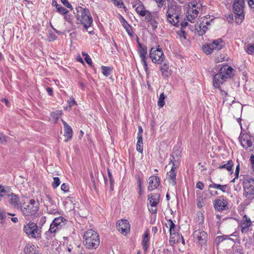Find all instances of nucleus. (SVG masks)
Listing matches in <instances>:
<instances>
[{"label":"nucleus","instance_id":"obj_1","mask_svg":"<svg viewBox=\"0 0 254 254\" xmlns=\"http://www.w3.org/2000/svg\"><path fill=\"white\" fill-rule=\"evenodd\" d=\"M234 69L227 64L221 67L217 73L213 75V86L215 88L219 89L221 95H228V93L221 88L227 79L232 78L234 75Z\"/></svg>","mask_w":254,"mask_h":254},{"label":"nucleus","instance_id":"obj_2","mask_svg":"<svg viewBox=\"0 0 254 254\" xmlns=\"http://www.w3.org/2000/svg\"><path fill=\"white\" fill-rule=\"evenodd\" d=\"M182 7L175 1L170 2L167 5V19L172 25L179 27Z\"/></svg>","mask_w":254,"mask_h":254},{"label":"nucleus","instance_id":"obj_3","mask_svg":"<svg viewBox=\"0 0 254 254\" xmlns=\"http://www.w3.org/2000/svg\"><path fill=\"white\" fill-rule=\"evenodd\" d=\"M83 243L88 249H96L100 244L98 234L93 230H88L83 235Z\"/></svg>","mask_w":254,"mask_h":254},{"label":"nucleus","instance_id":"obj_4","mask_svg":"<svg viewBox=\"0 0 254 254\" xmlns=\"http://www.w3.org/2000/svg\"><path fill=\"white\" fill-rule=\"evenodd\" d=\"M78 14L77 19L83 25L84 28L87 31L88 28L91 26L93 22V19L90 11L88 8H83L81 6L76 8Z\"/></svg>","mask_w":254,"mask_h":254},{"label":"nucleus","instance_id":"obj_5","mask_svg":"<svg viewBox=\"0 0 254 254\" xmlns=\"http://www.w3.org/2000/svg\"><path fill=\"white\" fill-rule=\"evenodd\" d=\"M38 202H36L34 199L30 200L28 204L23 203L20 207V210L22 214L26 217L29 216L37 217V212L39 209Z\"/></svg>","mask_w":254,"mask_h":254},{"label":"nucleus","instance_id":"obj_6","mask_svg":"<svg viewBox=\"0 0 254 254\" xmlns=\"http://www.w3.org/2000/svg\"><path fill=\"white\" fill-rule=\"evenodd\" d=\"M245 0H234L233 4V10L236 14V23L240 25L245 18L244 8L245 6Z\"/></svg>","mask_w":254,"mask_h":254},{"label":"nucleus","instance_id":"obj_7","mask_svg":"<svg viewBox=\"0 0 254 254\" xmlns=\"http://www.w3.org/2000/svg\"><path fill=\"white\" fill-rule=\"evenodd\" d=\"M241 146L246 150L254 152V136L247 133L241 132L239 137Z\"/></svg>","mask_w":254,"mask_h":254},{"label":"nucleus","instance_id":"obj_8","mask_svg":"<svg viewBox=\"0 0 254 254\" xmlns=\"http://www.w3.org/2000/svg\"><path fill=\"white\" fill-rule=\"evenodd\" d=\"M23 231L26 235L32 238L39 239L41 238V227L38 226L34 222H29L23 227Z\"/></svg>","mask_w":254,"mask_h":254},{"label":"nucleus","instance_id":"obj_9","mask_svg":"<svg viewBox=\"0 0 254 254\" xmlns=\"http://www.w3.org/2000/svg\"><path fill=\"white\" fill-rule=\"evenodd\" d=\"M244 195L248 199L252 200L254 199V179L248 176L245 178L244 181Z\"/></svg>","mask_w":254,"mask_h":254},{"label":"nucleus","instance_id":"obj_10","mask_svg":"<svg viewBox=\"0 0 254 254\" xmlns=\"http://www.w3.org/2000/svg\"><path fill=\"white\" fill-rule=\"evenodd\" d=\"M149 57L153 63L157 64H162L165 59L162 50L159 45L156 48H151L149 52Z\"/></svg>","mask_w":254,"mask_h":254},{"label":"nucleus","instance_id":"obj_11","mask_svg":"<svg viewBox=\"0 0 254 254\" xmlns=\"http://www.w3.org/2000/svg\"><path fill=\"white\" fill-rule=\"evenodd\" d=\"M213 204L214 209L220 212L228 210L229 208L228 200L223 195L220 196L215 199Z\"/></svg>","mask_w":254,"mask_h":254},{"label":"nucleus","instance_id":"obj_12","mask_svg":"<svg viewBox=\"0 0 254 254\" xmlns=\"http://www.w3.org/2000/svg\"><path fill=\"white\" fill-rule=\"evenodd\" d=\"M137 53L141 59V62L143 66L144 69L146 73L148 74V67L147 63V48L145 45H142L141 43H138V48L137 49Z\"/></svg>","mask_w":254,"mask_h":254},{"label":"nucleus","instance_id":"obj_13","mask_svg":"<svg viewBox=\"0 0 254 254\" xmlns=\"http://www.w3.org/2000/svg\"><path fill=\"white\" fill-rule=\"evenodd\" d=\"M117 228L122 234L126 235L130 231V224L126 219H121L117 223Z\"/></svg>","mask_w":254,"mask_h":254},{"label":"nucleus","instance_id":"obj_14","mask_svg":"<svg viewBox=\"0 0 254 254\" xmlns=\"http://www.w3.org/2000/svg\"><path fill=\"white\" fill-rule=\"evenodd\" d=\"M194 237L196 238L199 245H204L206 244L208 236L206 232L201 230H197L193 232Z\"/></svg>","mask_w":254,"mask_h":254},{"label":"nucleus","instance_id":"obj_15","mask_svg":"<svg viewBox=\"0 0 254 254\" xmlns=\"http://www.w3.org/2000/svg\"><path fill=\"white\" fill-rule=\"evenodd\" d=\"M148 186L147 190L148 191H152L157 189L160 184V179L158 177L152 176L149 178Z\"/></svg>","mask_w":254,"mask_h":254},{"label":"nucleus","instance_id":"obj_16","mask_svg":"<svg viewBox=\"0 0 254 254\" xmlns=\"http://www.w3.org/2000/svg\"><path fill=\"white\" fill-rule=\"evenodd\" d=\"M160 195L159 193H153L148 195V201L151 207H156L159 202Z\"/></svg>","mask_w":254,"mask_h":254},{"label":"nucleus","instance_id":"obj_17","mask_svg":"<svg viewBox=\"0 0 254 254\" xmlns=\"http://www.w3.org/2000/svg\"><path fill=\"white\" fill-rule=\"evenodd\" d=\"M188 10L187 17L188 20L191 23H194V20L198 14V10L195 9L194 7L190 6L189 7Z\"/></svg>","mask_w":254,"mask_h":254},{"label":"nucleus","instance_id":"obj_18","mask_svg":"<svg viewBox=\"0 0 254 254\" xmlns=\"http://www.w3.org/2000/svg\"><path fill=\"white\" fill-rule=\"evenodd\" d=\"M9 198V203L12 205L14 208H20L22 205L19 202V199L17 195L10 192L7 196Z\"/></svg>","mask_w":254,"mask_h":254},{"label":"nucleus","instance_id":"obj_19","mask_svg":"<svg viewBox=\"0 0 254 254\" xmlns=\"http://www.w3.org/2000/svg\"><path fill=\"white\" fill-rule=\"evenodd\" d=\"M64 222V217L63 216L55 218L50 225V227H52L53 229L55 230V232H58L62 228L61 223Z\"/></svg>","mask_w":254,"mask_h":254},{"label":"nucleus","instance_id":"obj_20","mask_svg":"<svg viewBox=\"0 0 254 254\" xmlns=\"http://www.w3.org/2000/svg\"><path fill=\"white\" fill-rule=\"evenodd\" d=\"M73 197L67 196L64 199V209L69 212H72L74 209V203H73Z\"/></svg>","mask_w":254,"mask_h":254},{"label":"nucleus","instance_id":"obj_21","mask_svg":"<svg viewBox=\"0 0 254 254\" xmlns=\"http://www.w3.org/2000/svg\"><path fill=\"white\" fill-rule=\"evenodd\" d=\"M73 134L71 127L64 122V142L70 141L72 138Z\"/></svg>","mask_w":254,"mask_h":254},{"label":"nucleus","instance_id":"obj_22","mask_svg":"<svg viewBox=\"0 0 254 254\" xmlns=\"http://www.w3.org/2000/svg\"><path fill=\"white\" fill-rule=\"evenodd\" d=\"M47 201L46 205L48 212L50 214H56L58 213L56 209V205L52 204V199L49 195L46 196Z\"/></svg>","mask_w":254,"mask_h":254},{"label":"nucleus","instance_id":"obj_23","mask_svg":"<svg viewBox=\"0 0 254 254\" xmlns=\"http://www.w3.org/2000/svg\"><path fill=\"white\" fill-rule=\"evenodd\" d=\"M149 234L148 230H146L144 234L142 236V240L141 242V245L142 246V249L144 252V253H146L148 248H149V244L148 242L149 241Z\"/></svg>","mask_w":254,"mask_h":254},{"label":"nucleus","instance_id":"obj_24","mask_svg":"<svg viewBox=\"0 0 254 254\" xmlns=\"http://www.w3.org/2000/svg\"><path fill=\"white\" fill-rule=\"evenodd\" d=\"M224 45V42L221 39H218L217 40H214L211 43L212 48L214 50L216 51H219L222 49Z\"/></svg>","mask_w":254,"mask_h":254},{"label":"nucleus","instance_id":"obj_25","mask_svg":"<svg viewBox=\"0 0 254 254\" xmlns=\"http://www.w3.org/2000/svg\"><path fill=\"white\" fill-rule=\"evenodd\" d=\"M234 166L233 162L232 160H229L227 161L226 163H224L221 165H220L218 169L220 170H222L225 169L227 170L228 172H230L231 174H232L233 172V167Z\"/></svg>","mask_w":254,"mask_h":254},{"label":"nucleus","instance_id":"obj_26","mask_svg":"<svg viewBox=\"0 0 254 254\" xmlns=\"http://www.w3.org/2000/svg\"><path fill=\"white\" fill-rule=\"evenodd\" d=\"M62 113V112L61 111H57L56 112H52L49 118L50 120L54 123H56L60 118L62 122H64V120L61 118Z\"/></svg>","mask_w":254,"mask_h":254},{"label":"nucleus","instance_id":"obj_27","mask_svg":"<svg viewBox=\"0 0 254 254\" xmlns=\"http://www.w3.org/2000/svg\"><path fill=\"white\" fill-rule=\"evenodd\" d=\"M121 22L123 26L126 29L127 34L130 36H133L134 33H133V30L132 29V27L128 23V22L126 20V19L123 17L122 18V20L121 21Z\"/></svg>","mask_w":254,"mask_h":254},{"label":"nucleus","instance_id":"obj_28","mask_svg":"<svg viewBox=\"0 0 254 254\" xmlns=\"http://www.w3.org/2000/svg\"><path fill=\"white\" fill-rule=\"evenodd\" d=\"M176 171L171 169V170L167 173L168 179H170V184L173 186H175L177 185L176 182Z\"/></svg>","mask_w":254,"mask_h":254},{"label":"nucleus","instance_id":"obj_29","mask_svg":"<svg viewBox=\"0 0 254 254\" xmlns=\"http://www.w3.org/2000/svg\"><path fill=\"white\" fill-rule=\"evenodd\" d=\"M160 70L162 72L163 76L169 77L171 75V71L169 70V66L168 63H165L160 67Z\"/></svg>","mask_w":254,"mask_h":254},{"label":"nucleus","instance_id":"obj_30","mask_svg":"<svg viewBox=\"0 0 254 254\" xmlns=\"http://www.w3.org/2000/svg\"><path fill=\"white\" fill-rule=\"evenodd\" d=\"M208 187L209 188L218 189L221 190L223 192H226V189L228 188V186L227 185H222L217 184L212 182L211 184L209 185Z\"/></svg>","mask_w":254,"mask_h":254},{"label":"nucleus","instance_id":"obj_31","mask_svg":"<svg viewBox=\"0 0 254 254\" xmlns=\"http://www.w3.org/2000/svg\"><path fill=\"white\" fill-rule=\"evenodd\" d=\"M133 7H135V10L139 16H145V12L147 10L145 9V7L142 3L139 4L137 7H136V5H133Z\"/></svg>","mask_w":254,"mask_h":254},{"label":"nucleus","instance_id":"obj_32","mask_svg":"<svg viewBox=\"0 0 254 254\" xmlns=\"http://www.w3.org/2000/svg\"><path fill=\"white\" fill-rule=\"evenodd\" d=\"M11 192V188L10 187L2 186L1 185V188L0 190V197H3L4 195H8Z\"/></svg>","mask_w":254,"mask_h":254},{"label":"nucleus","instance_id":"obj_33","mask_svg":"<svg viewBox=\"0 0 254 254\" xmlns=\"http://www.w3.org/2000/svg\"><path fill=\"white\" fill-rule=\"evenodd\" d=\"M66 102L67 105L64 107V110L67 111H70L72 107L77 105L76 101L72 96L70 97Z\"/></svg>","mask_w":254,"mask_h":254},{"label":"nucleus","instance_id":"obj_34","mask_svg":"<svg viewBox=\"0 0 254 254\" xmlns=\"http://www.w3.org/2000/svg\"><path fill=\"white\" fill-rule=\"evenodd\" d=\"M73 14L71 12L69 13V10H66L64 8V19L71 24H72V20L74 18Z\"/></svg>","mask_w":254,"mask_h":254},{"label":"nucleus","instance_id":"obj_35","mask_svg":"<svg viewBox=\"0 0 254 254\" xmlns=\"http://www.w3.org/2000/svg\"><path fill=\"white\" fill-rule=\"evenodd\" d=\"M36 247L33 245H28L24 249V252L26 254H35Z\"/></svg>","mask_w":254,"mask_h":254},{"label":"nucleus","instance_id":"obj_36","mask_svg":"<svg viewBox=\"0 0 254 254\" xmlns=\"http://www.w3.org/2000/svg\"><path fill=\"white\" fill-rule=\"evenodd\" d=\"M167 222L169 225V232L170 234V237L173 234H176V225L171 219H169Z\"/></svg>","mask_w":254,"mask_h":254},{"label":"nucleus","instance_id":"obj_37","mask_svg":"<svg viewBox=\"0 0 254 254\" xmlns=\"http://www.w3.org/2000/svg\"><path fill=\"white\" fill-rule=\"evenodd\" d=\"M251 221H248V222H242L241 224V232L242 233H246L248 231V229L251 225Z\"/></svg>","mask_w":254,"mask_h":254},{"label":"nucleus","instance_id":"obj_38","mask_svg":"<svg viewBox=\"0 0 254 254\" xmlns=\"http://www.w3.org/2000/svg\"><path fill=\"white\" fill-rule=\"evenodd\" d=\"M137 141L136 143V150L139 153H142L143 150V144L142 138L140 137H137Z\"/></svg>","mask_w":254,"mask_h":254},{"label":"nucleus","instance_id":"obj_39","mask_svg":"<svg viewBox=\"0 0 254 254\" xmlns=\"http://www.w3.org/2000/svg\"><path fill=\"white\" fill-rule=\"evenodd\" d=\"M101 70L102 74L107 77L111 74L112 71V68L110 66L102 65L101 66Z\"/></svg>","mask_w":254,"mask_h":254},{"label":"nucleus","instance_id":"obj_40","mask_svg":"<svg viewBox=\"0 0 254 254\" xmlns=\"http://www.w3.org/2000/svg\"><path fill=\"white\" fill-rule=\"evenodd\" d=\"M56 233L55 230L53 229L52 227L50 228L48 231L45 233V237L47 240H49L52 237L55 236V234Z\"/></svg>","mask_w":254,"mask_h":254},{"label":"nucleus","instance_id":"obj_41","mask_svg":"<svg viewBox=\"0 0 254 254\" xmlns=\"http://www.w3.org/2000/svg\"><path fill=\"white\" fill-rule=\"evenodd\" d=\"M202 50L207 55L211 54L214 51L213 49L212 48L211 43L203 45Z\"/></svg>","mask_w":254,"mask_h":254},{"label":"nucleus","instance_id":"obj_42","mask_svg":"<svg viewBox=\"0 0 254 254\" xmlns=\"http://www.w3.org/2000/svg\"><path fill=\"white\" fill-rule=\"evenodd\" d=\"M52 5L53 6H55L57 8V10L60 13L64 15V7L60 6V4H58L57 0H52Z\"/></svg>","mask_w":254,"mask_h":254},{"label":"nucleus","instance_id":"obj_43","mask_svg":"<svg viewBox=\"0 0 254 254\" xmlns=\"http://www.w3.org/2000/svg\"><path fill=\"white\" fill-rule=\"evenodd\" d=\"M166 96L164 93H162L159 96V100L158 101V106L159 108L163 107L165 105V99Z\"/></svg>","mask_w":254,"mask_h":254},{"label":"nucleus","instance_id":"obj_44","mask_svg":"<svg viewBox=\"0 0 254 254\" xmlns=\"http://www.w3.org/2000/svg\"><path fill=\"white\" fill-rule=\"evenodd\" d=\"M204 22L203 21L202 23L200 24V29L198 31V34L199 35L202 36L205 33L206 30H207V27L206 25H204Z\"/></svg>","mask_w":254,"mask_h":254},{"label":"nucleus","instance_id":"obj_45","mask_svg":"<svg viewBox=\"0 0 254 254\" xmlns=\"http://www.w3.org/2000/svg\"><path fill=\"white\" fill-rule=\"evenodd\" d=\"M189 7H193L195 9H197L198 10L202 8V4L199 2V1L197 2L196 1H192L191 2L189 3L188 4Z\"/></svg>","mask_w":254,"mask_h":254},{"label":"nucleus","instance_id":"obj_46","mask_svg":"<svg viewBox=\"0 0 254 254\" xmlns=\"http://www.w3.org/2000/svg\"><path fill=\"white\" fill-rule=\"evenodd\" d=\"M114 4L119 8L126 9L127 8L123 3L122 0H112Z\"/></svg>","mask_w":254,"mask_h":254},{"label":"nucleus","instance_id":"obj_47","mask_svg":"<svg viewBox=\"0 0 254 254\" xmlns=\"http://www.w3.org/2000/svg\"><path fill=\"white\" fill-rule=\"evenodd\" d=\"M82 54L83 56L84 57V60L85 62L89 64L90 66L92 67V62L90 56L85 52H83Z\"/></svg>","mask_w":254,"mask_h":254},{"label":"nucleus","instance_id":"obj_48","mask_svg":"<svg viewBox=\"0 0 254 254\" xmlns=\"http://www.w3.org/2000/svg\"><path fill=\"white\" fill-rule=\"evenodd\" d=\"M144 16H145L144 20L146 22H149L154 19L153 18V15H152L151 12L148 10H147L145 12Z\"/></svg>","mask_w":254,"mask_h":254},{"label":"nucleus","instance_id":"obj_49","mask_svg":"<svg viewBox=\"0 0 254 254\" xmlns=\"http://www.w3.org/2000/svg\"><path fill=\"white\" fill-rule=\"evenodd\" d=\"M181 153L182 151L180 149L177 148L176 150H174L172 154H171V155H173V157L175 156L174 157L176 158V159L180 160L181 157Z\"/></svg>","mask_w":254,"mask_h":254},{"label":"nucleus","instance_id":"obj_50","mask_svg":"<svg viewBox=\"0 0 254 254\" xmlns=\"http://www.w3.org/2000/svg\"><path fill=\"white\" fill-rule=\"evenodd\" d=\"M228 237L229 236L227 235H222L217 236L215 239L216 242L219 244V243L222 242L225 240L229 239Z\"/></svg>","mask_w":254,"mask_h":254},{"label":"nucleus","instance_id":"obj_51","mask_svg":"<svg viewBox=\"0 0 254 254\" xmlns=\"http://www.w3.org/2000/svg\"><path fill=\"white\" fill-rule=\"evenodd\" d=\"M197 217H198V220L197 221H199V222H198L199 225H200L202 226V224L204 223V218L202 213L201 212H198L197 213Z\"/></svg>","mask_w":254,"mask_h":254},{"label":"nucleus","instance_id":"obj_52","mask_svg":"<svg viewBox=\"0 0 254 254\" xmlns=\"http://www.w3.org/2000/svg\"><path fill=\"white\" fill-rule=\"evenodd\" d=\"M60 183H61L60 180L58 177H54V181L52 184L53 188L54 189L57 188L60 185Z\"/></svg>","mask_w":254,"mask_h":254},{"label":"nucleus","instance_id":"obj_53","mask_svg":"<svg viewBox=\"0 0 254 254\" xmlns=\"http://www.w3.org/2000/svg\"><path fill=\"white\" fill-rule=\"evenodd\" d=\"M9 137L8 136H5L2 133H0V143L3 144H5Z\"/></svg>","mask_w":254,"mask_h":254},{"label":"nucleus","instance_id":"obj_54","mask_svg":"<svg viewBox=\"0 0 254 254\" xmlns=\"http://www.w3.org/2000/svg\"><path fill=\"white\" fill-rule=\"evenodd\" d=\"M247 52L248 54L254 55V44L248 45Z\"/></svg>","mask_w":254,"mask_h":254},{"label":"nucleus","instance_id":"obj_55","mask_svg":"<svg viewBox=\"0 0 254 254\" xmlns=\"http://www.w3.org/2000/svg\"><path fill=\"white\" fill-rule=\"evenodd\" d=\"M148 23H149L150 25L152 27L153 30L155 31L158 27V22L155 19H154Z\"/></svg>","mask_w":254,"mask_h":254},{"label":"nucleus","instance_id":"obj_56","mask_svg":"<svg viewBox=\"0 0 254 254\" xmlns=\"http://www.w3.org/2000/svg\"><path fill=\"white\" fill-rule=\"evenodd\" d=\"M137 187L138 190L139 196L140 197L142 195V190L141 188V181L140 178H138L137 179Z\"/></svg>","mask_w":254,"mask_h":254},{"label":"nucleus","instance_id":"obj_57","mask_svg":"<svg viewBox=\"0 0 254 254\" xmlns=\"http://www.w3.org/2000/svg\"><path fill=\"white\" fill-rule=\"evenodd\" d=\"M6 213L3 210L0 209V223H2L6 217Z\"/></svg>","mask_w":254,"mask_h":254},{"label":"nucleus","instance_id":"obj_58","mask_svg":"<svg viewBox=\"0 0 254 254\" xmlns=\"http://www.w3.org/2000/svg\"><path fill=\"white\" fill-rule=\"evenodd\" d=\"M177 34L181 38H183L184 39H186L187 33L183 29H181V30L178 31Z\"/></svg>","mask_w":254,"mask_h":254},{"label":"nucleus","instance_id":"obj_59","mask_svg":"<svg viewBox=\"0 0 254 254\" xmlns=\"http://www.w3.org/2000/svg\"><path fill=\"white\" fill-rule=\"evenodd\" d=\"M64 7L69 8L70 9V12L74 14L72 6L71 4L69 3L67 0H64Z\"/></svg>","mask_w":254,"mask_h":254},{"label":"nucleus","instance_id":"obj_60","mask_svg":"<svg viewBox=\"0 0 254 254\" xmlns=\"http://www.w3.org/2000/svg\"><path fill=\"white\" fill-rule=\"evenodd\" d=\"M173 155H170L169 164L172 163H180V160L176 159Z\"/></svg>","mask_w":254,"mask_h":254},{"label":"nucleus","instance_id":"obj_61","mask_svg":"<svg viewBox=\"0 0 254 254\" xmlns=\"http://www.w3.org/2000/svg\"><path fill=\"white\" fill-rule=\"evenodd\" d=\"M250 161L251 164L253 171L254 172V155H252L250 157Z\"/></svg>","mask_w":254,"mask_h":254},{"label":"nucleus","instance_id":"obj_62","mask_svg":"<svg viewBox=\"0 0 254 254\" xmlns=\"http://www.w3.org/2000/svg\"><path fill=\"white\" fill-rule=\"evenodd\" d=\"M196 188L202 190L204 188V184L202 182H198L196 185Z\"/></svg>","mask_w":254,"mask_h":254},{"label":"nucleus","instance_id":"obj_63","mask_svg":"<svg viewBox=\"0 0 254 254\" xmlns=\"http://www.w3.org/2000/svg\"><path fill=\"white\" fill-rule=\"evenodd\" d=\"M107 171H108V177L109 178L110 183H112V182H114V180L113 179V177L112 176V174L111 171H110V170L109 169H108Z\"/></svg>","mask_w":254,"mask_h":254},{"label":"nucleus","instance_id":"obj_64","mask_svg":"<svg viewBox=\"0 0 254 254\" xmlns=\"http://www.w3.org/2000/svg\"><path fill=\"white\" fill-rule=\"evenodd\" d=\"M142 132H143V129L141 126L138 127V133H137V137H140L141 138H142Z\"/></svg>","mask_w":254,"mask_h":254}]
</instances>
